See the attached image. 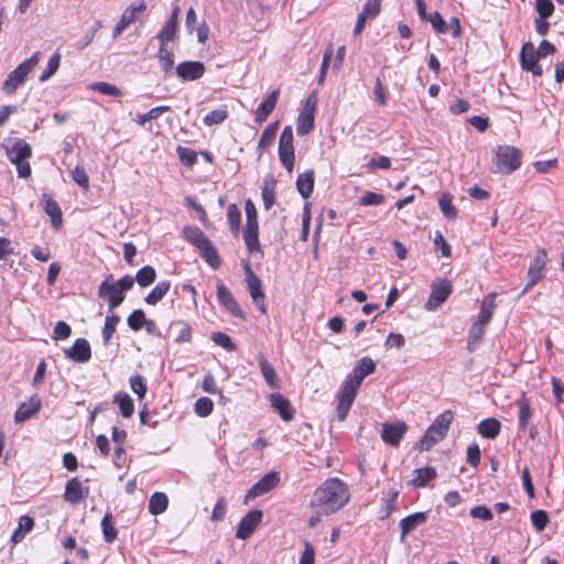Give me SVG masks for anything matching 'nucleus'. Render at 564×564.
<instances>
[{
  "label": "nucleus",
  "instance_id": "1",
  "mask_svg": "<svg viewBox=\"0 0 564 564\" xmlns=\"http://www.w3.org/2000/svg\"><path fill=\"white\" fill-rule=\"evenodd\" d=\"M375 370L376 365L373 360L369 357H362L354 368L352 373L347 377L337 395L336 411L339 421L346 420L362 380L365 377L373 373Z\"/></svg>",
  "mask_w": 564,
  "mask_h": 564
},
{
  "label": "nucleus",
  "instance_id": "2",
  "mask_svg": "<svg viewBox=\"0 0 564 564\" xmlns=\"http://www.w3.org/2000/svg\"><path fill=\"white\" fill-rule=\"evenodd\" d=\"M348 500L349 492L346 484L338 478H329L314 491L311 505L328 514L339 510Z\"/></svg>",
  "mask_w": 564,
  "mask_h": 564
},
{
  "label": "nucleus",
  "instance_id": "3",
  "mask_svg": "<svg viewBox=\"0 0 564 564\" xmlns=\"http://www.w3.org/2000/svg\"><path fill=\"white\" fill-rule=\"evenodd\" d=\"M41 59V52H35L30 58L23 61L15 69L9 73L2 84V91L7 95L15 93L17 88L24 83L28 75L35 68Z\"/></svg>",
  "mask_w": 564,
  "mask_h": 564
},
{
  "label": "nucleus",
  "instance_id": "4",
  "mask_svg": "<svg viewBox=\"0 0 564 564\" xmlns=\"http://www.w3.org/2000/svg\"><path fill=\"white\" fill-rule=\"evenodd\" d=\"M521 151L511 145H499L495 154L496 173L510 174L521 165Z\"/></svg>",
  "mask_w": 564,
  "mask_h": 564
},
{
  "label": "nucleus",
  "instance_id": "5",
  "mask_svg": "<svg viewBox=\"0 0 564 564\" xmlns=\"http://www.w3.org/2000/svg\"><path fill=\"white\" fill-rule=\"evenodd\" d=\"M279 158L282 165L289 173L293 171L294 166V147H293V130L291 126H286L280 135L279 140Z\"/></svg>",
  "mask_w": 564,
  "mask_h": 564
},
{
  "label": "nucleus",
  "instance_id": "6",
  "mask_svg": "<svg viewBox=\"0 0 564 564\" xmlns=\"http://www.w3.org/2000/svg\"><path fill=\"white\" fill-rule=\"evenodd\" d=\"M453 286L447 279H438L431 284V294L424 307L427 311H435L451 295Z\"/></svg>",
  "mask_w": 564,
  "mask_h": 564
},
{
  "label": "nucleus",
  "instance_id": "7",
  "mask_svg": "<svg viewBox=\"0 0 564 564\" xmlns=\"http://www.w3.org/2000/svg\"><path fill=\"white\" fill-rule=\"evenodd\" d=\"M540 56L535 52V47L531 42H525L520 52L521 67L525 72L532 73L534 76L543 75L542 66L538 63Z\"/></svg>",
  "mask_w": 564,
  "mask_h": 564
},
{
  "label": "nucleus",
  "instance_id": "8",
  "mask_svg": "<svg viewBox=\"0 0 564 564\" xmlns=\"http://www.w3.org/2000/svg\"><path fill=\"white\" fill-rule=\"evenodd\" d=\"M112 275H109L98 289V296L108 301L109 311L113 312L124 301V294L117 285L110 283Z\"/></svg>",
  "mask_w": 564,
  "mask_h": 564
},
{
  "label": "nucleus",
  "instance_id": "9",
  "mask_svg": "<svg viewBox=\"0 0 564 564\" xmlns=\"http://www.w3.org/2000/svg\"><path fill=\"white\" fill-rule=\"evenodd\" d=\"M408 431V425L403 421H399L395 423H383L381 430V438L382 441L392 447H397L400 444V441Z\"/></svg>",
  "mask_w": 564,
  "mask_h": 564
},
{
  "label": "nucleus",
  "instance_id": "10",
  "mask_svg": "<svg viewBox=\"0 0 564 564\" xmlns=\"http://www.w3.org/2000/svg\"><path fill=\"white\" fill-rule=\"evenodd\" d=\"M262 511L259 509H253L249 511L239 522L238 529L236 532V538L246 540L248 539L256 528L260 524L262 519Z\"/></svg>",
  "mask_w": 564,
  "mask_h": 564
},
{
  "label": "nucleus",
  "instance_id": "11",
  "mask_svg": "<svg viewBox=\"0 0 564 564\" xmlns=\"http://www.w3.org/2000/svg\"><path fill=\"white\" fill-rule=\"evenodd\" d=\"M147 9L144 1L129 6L121 14L120 20L117 22L112 30V39H117L137 18V14Z\"/></svg>",
  "mask_w": 564,
  "mask_h": 564
},
{
  "label": "nucleus",
  "instance_id": "12",
  "mask_svg": "<svg viewBox=\"0 0 564 564\" xmlns=\"http://www.w3.org/2000/svg\"><path fill=\"white\" fill-rule=\"evenodd\" d=\"M280 481L276 471H271L261 477L247 492L246 499H253L271 491Z\"/></svg>",
  "mask_w": 564,
  "mask_h": 564
},
{
  "label": "nucleus",
  "instance_id": "13",
  "mask_svg": "<svg viewBox=\"0 0 564 564\" xmlns=\"http://www.w3.org/2000/svg\"><path fill=\"white\" fill-rule=\"evenodd\" d=\"M67 359L78 364L87 362L91 358V349L87 339L78 338L72 347L64 349Z\"/></svg>",
  "mask_w": 564,
  "mask_h": 564
},
{
  "label": "nucleus",
  "instance_id": "14",
  "mask_svg": "<svg viewBox=\"0 0 564 564\" xmlns=\"http://www.w3.org/2000/svg\"><path fill=\"white\" fill-rule=\"evenodd\" d=\"M88 495L89 487L83 486L82 481L77 477H74L67 481L63 498L72 505H77L86 499Z\"/></svg>",
  "mask_w": 564,
  "mask_h": 564
},
{
  "label": "nucleus",
  "instance_id": "15",
  "mask_svg": "<svg viewBox=\"0 0 564 564\" xmlns=\"http://www.w3.org/2000/svg\"><path fill=\"white\" fill-rule=\"evenodd\" d=\"M547 261V256L545 250H539L531 262L529 270H528V276L529 282L527 283L523 293L527 292L529 289H531L539 280L542 279L543 274L542 271L544 270Z\"/></svg>",
  "mask_w": 564,
  "mask_h": 564
},
{
  "label": "nucleus",
  "instance_id": "16",
  "mask_svg": "<svg viewBox=\"0 0 564 564\" xmlns=\"http://www.w3.org/2000/svg\"><path fill=\"white\" fill-rule=\"evenodd\" d=\"M41 405V398L37 394L32 395L28 402L20 404L14 414V422L20 424L30 420L40 411Z\"/></svg>",
  "mask_w": 564,
  "mask_h": 564
},
{
  "label": "nucleus",
  "instance_id": "17",
  "mask_svg": "<svg viewBox=\"0 0 564 564\" xmlns=\"http://www.w3.org/2000/svg\"><path fill=\"white\" fill-rule=\"evenodd\" d=\"M205 73V66L202 62L191 61L182 62L176 66V74L183 80L199 79Z\"/></svg>",
  "mask_w": 564,
  "mask_h": 564
},
{
  "label": "nucleus",
  "instance_id": "18",
  "mask_svg": "<svg viewBox=\"0 0 564 564\" xmlns=\"http://www.w3.org/2000/svg\"><path fill=\"white\" fill-rule=\"evenodd\" d=\"M217 299L231 313L232 316L245 318V314L232 296L230 290L223 283L217 284Z\"/></svg>",
  "mask_w": 564,
  "mask_h": 564
},
{
  "label": "nucleus",
  "instance_id": "19",
  "mask_svg": "<svg viewBox=\"0 0 564 564\" xmlns=\"http://www.w3.org/2000/svg\"><path fill=\"white\" fill-rule=\"evenodd\" d=\"M8 156L13 164L26 161L32 155L31 147L22 139L14 141L7 150Z\"/></svg>",
  "mask_w": 564,
  "mask_h": 564
},
{
  "label": "nucleus",
  "instance_id": "20",
  "mask_svg": "<svg viewBox=\"0 0 564 564\" xmlns=\"http://www.w3.org/2000/svg\"><path fill=\"white\" fill-rule=\"evenodd\" d=\"M270 402L271 406L279 412L285 422H289L294 417V410L290 401L281 393L270 394Z\"/></svg>",
  "mask_w": 564,
  "mask_h": 564
},
{
  "label": "nucleus",
  "instance_id": "21",
  "mask_svg": "<svg viewBox=\"0 0 564 564\" xmlns=\"http://www.w3.org/2000/svg\"><path fill=\"white\" fill-rule=\"evenodd\" d=\"M42 206L44 212L51 217V221L54 228H59L63 223L62 210L58 204L48 195L43 194Z\"/></svg>",
  "mask_w": 564,
  "mask_h": 564
},
{
  "label": "nucleus",
  "instance_id": "22",
  "mask_svg": "<svg viewBox=\"0 0 564 564\" xmlns=\"http://www.w3.org/2000/svg\"><path fill=\"white\" fill-rule=\"evenodd\" d=\"M280 95L279 89H274L271 94L259 105L256 112V122L261 123L265 121L269 115L273 111L276 106V101Z\"/></svg>",
  "mask_w": 564,
  "mask_h": 564
},
{
  "label": "nucleus",
  "instance_id": "23",
  "mask_svg": "<svg viewBox=\"0 0 564 564\" xmlns=\"http://www.w3.org/2000/svg\"><path fill=\"white\" fill-rule=\"evenodd\" d=\"M446 433L442 431L440 427H436L435 425L431 424L430 427L426 430L425 434L422 436V438L419 442V447L421 451H429L432 448L435 444L441 442L445 437Z\"/></svg>",
  "mask_w": 564,
  "mask_h": 564
},
{
  "label": "nucleus",
  "instance_id": "24",
  "mask_svg": "<svg viewBox=\"0 0 564 564\" xmlns=\"http://www.w3.org/2000/svg\"><path fill=\"white\" fill-rule=\"evenodd\" d=\"M314 128V113L313 107H310V101L305 102L303 110L297 118V133L305 135L310 133Z\"/></svg>",
  "mask_w": 564,
  "mask_h": 564
},
{
  "label": "nucleus",
  "instance_id": "25",
  "mask_svg": "<svg viewBox=\"0 0 564 564\" xmlns=\"http://www.w3.org/2000/svg\"><path fill=\"white\" fill-rule=\"evenodd\" d=\"M426 512H415L403 518L400 521L401 539L403 540L406 534L413 531L416 527L426 522Z\"/></svg>",
  "mask_w": 564,
  "mask_h": 564
},
{
  "label": "nucleus",
  "instance_id": "26",
  "mask_svg": "<svg viewBox=\"0 0 564 564\" xmlns=\"http://www.w3.org/2000/svg\"><path fill=\"white\" fill-rule=\"evenodd\" d=\"M245 270H246V282H247V286H248L251 299L257 300L260 297H264L261 280L253 273L249 263L246 264Z\"/></svg>",
  "mask_w": 564,
  "mask_h": 564
},
{
  "label": "nucleus",
  "instance_id": "27",
  "mask_svg": "<svg viewBox=\"0 0 564 564\" xmlns=\"http://www.w3.org/2000/svg\"><path fill=\"white\" fill-rule=\"evenodd\" d=\"M183 236L184 238L193 243L197 249H202L204 246H206L210 240L208 237L203 232L202 229L194 226H185L183 228Z\"/></svg>",
  "mask_w": 564,
  "mask_h": 564
},
{
  "label": "nucleus",
  "instance_id": "28",
  "mask_svg": "<svg viewBox=\"0 0 564 564\" xmlns=\"http://www.w3.org/2000/svg\"><path fill=\"white\" fill-rule=\"evenodd\" d=\"M296 188L303 198H308L314 189V171L301 173L296 180Z\"/></svg>",
  "mask_w": 564,
  "mask_h": 564
},
{
  "label": "nucleus",
  "instance_id": "29",
  "mask_svg": "<svg viewBox=\"0 0 564 564\" xmlns=\"http://www.w3.org/2000/svg\"><path fill=\"white\" fill-rule=\"evenodd\" d=\"M259 367L268 386L272 389H278L279 380L276 377L275 369L262 355L259 356Z\"/></svg>",
  "mask_w": 564,
  "mask_h": 564
},
{
  "label": "nucleus",
  "instance_id": "30",
  "mask_svg": "<svg viewBox=\"0 0 564 564\" xmlns=\"http://www.w3.org/2000/svg\"><path fill=\"white\" fill-rule=\"evenodd\" d=\"M519 408V430L525 431L530 419L532 417V409L525 393L522 392L520 399L517 401Z\"/></svg>",
  "mask_w": 564,
  "mask_h": 564
},
{
  "label": "nucleus",
  "instance_id": "31",
  "mask_svg": "<svg viewBox=\"0 0 564 564\" xmlns=\"http://www.w3.org/2000/svg\"><path fill=\"white\" fill-rule=\"evenodd\" d=\"M259 225H246L243 229V240L250 253L260 250L259 243Z\"/></svg>",
  "mask_w": 564,
  "mask_h": 564
},
{
  "label": "nucleus",
  "instance_id": "32",
  "mask_svg": "<svg viewBox=\"0 0 564 564\" xmlns=\"http://www.w3.org/2000/svg\"><path fill=\"white\" fill-rule=\"evenodd\" d=\"M496 293L486 295L481 302L480 312L477 321L489 324L496 308Z\"/></svg>",
  "mask_w": 564,
  "mask_h": 564
},
{
  "label": "nucleus",
  "instance_id": "33",
  "mask_svg": "<svg viewBox=\"0 0 564 564\" xmlns=\"http://www.w3.org/2000/svg\"><path fill=\"white\" fill-rule=\"evenodd\" d=\"M501 424L497 419L482 420L478 424V433L486 438H495L500 433Z\"/></svg>",
  "mask_w": 564,
  "mask_h": 564
},
{
  "label": "nucleus",
  "instance_id": "34",
  "mask_svg": "<svg viewBox=\"0 0 564 564\" xmlns=\"http://www.w3.org/2000/svg\"><path fill=\"white\" fill-rule=\"evenodd\" d=\"M171 282L170 281H161L159 282L152 291L144 297V301L149 305L158 304L170 291Z\"/></svg>",
  "mask_w": 564,
  "mask_h": 564
},
{
  "label": "nucleus",
  "instance_id": "35",
  "mask_svg": "<svg viewBox=\"0 0 564 564\" xmlns=\"http://www.w3.org/2000/svg\"><path fill=\"white\" fill-rule=\"evenodd\" d=\"M169 506V498L164 492H154L149 500V512L153 516L163 513Z\"/></svg>",
  "mask_w": 564,
  "mask_h": 564
},
{
  "label": "nucleus",
  "instance_id": "36",
  "mask_svg": "<svg viewBox=\"0 0 564 564\" xmlns=\"http://www.w3.org/2000/svg\"><path fill=\"white\" fill-rule=\"evenodd\" d=\"M261 195L264 208L267 210L271 209L275 202V181L273 177L268 176L264 178Z\"/></svg>",
  "mask_w": 564,
  "mask_h": 564
},
{
  "label": "nucleus",
  "instance_id": "37",
  "mask_svg": "<svg viewBox=\"0 0 564 564\" xmlns=\"http://www.w3.org/2000/svg\"><path fill=\"white\" fill-rule=\"evenodd\" d=\"M115 403L120 408L123 417H130L134 412V404L132 399L126 392H119L115 395Z\"/></svg>",
  "mask_w": 564,
  "mask_h": 564
},
{
  "label": "nucleus",
  "instance_id": "38",
  "mask_svg": "<svg viewBox=\"0 0 564 564\" xmlns=\"http://www.w3.org/2000/svg\"><path fill=\"white\" fill-rule=\"evenodd\" d=\"M416 476L411 480L414 487H424L430 480L436 477V470L433 467L415 469Z\"/></svg>",
  "mask_w": 564,
  "mask_h": 564
},
{
  "label": "nucleus",
  "instance_id": "39",
  "mask_svg": "<svg viewBox=\"0 0 564 564\" xmlns=\"http://www.w3.org/2000/svg\"><path fill=\"white\" fill-rule=\"evenodd\" d=\"M279 129V122L270 123L262 132L260 140L258 142V149L265 150L268 149L274 141L276 132Z\"/></svg>",
  "mask_w": 564,
  "mask_h": 564
},
{
  "label": "nucleus",
  "instance_id": "40",
  "mask_svg": "<svg viewBox=\"0 0 564 564\" xmlns=\"http://www.w3.org/2000/svg\"><path fill=\"white\" fill-rule=\"evenodd\" d=\"M199 251L202 252V257L213 269H218L220 267V264H221L220 257L218 254L217 249L212 243V241H209L206 246H204L202 249H199Z\"/></svg>",
  "mask_w": 564,
  "mask_h": 564
},
{
  "label": "nucleus",
  "instance_id": "41",
  "mask_svg": "<svg viewBox=\"0 0 564 564\" xmlns=\"http://www.w3.org/2000/svg\"><path fill=\"white\" fill-rule=\"evenodd\" d=\"M155 276L156 273L154 268L151 265H145L137 272L134 280L140 286L145 288L155 281Z\"/></svg>",
  "mask_w": 564,
  "mask_h": 564
},
{
  "label": "nucleus",
  "instance_id": "42",
  "mask_svg": "<svg viewBox=\"0 0 564 564\" xmlns=\"http://www.w3.org/2000/svg\"><path fill=\"white\" fill-rule=\"evenodd\" d=\"M61 64V54L55 52L48 59L47 65L43 73L40 75L39 80L41 83L50 79L59 68Z\"/></svg>",
  "mask_w": 564,
  "mask_h": 564
},
{
  "label": "nucleus",
  "instance_id": "43",
  "mask_svg": "<svg viewBox=\"0 0 564 564\" xmlns=\"http://www.w3.org/2000/svg\"><path fill=\"white\" fill-rule=\"evenodd\" d=\"M487 325L480 321H476L473 324L469 330L468 350L473 351L475 349L474 345L481 340Z\"/></svg>",
  "mask_w": 564,
  "mask_h": 564
},
{
  "label": "nucleus",
  "instance_id": "44",
  "mask_svg": "<svg viewBox=\"0 0 564 564\" xmlns=\"http://www.w3.org/2000/svg\"><path fill=\"white\" fill-rule=\"evenodd\" d=\"M111 520H112V514L110 512H107L101 520L104 539L108 543H112L116 540L117 534H118V531L112 525Z\"/></svg>",
  "mask_w": 564,
  "mask_h": 564
},
{
  "label": "nucleus",
  "instance_id": "45",
  "mask_svg": "<svg viewBox=\"0 0 564 564\" xmlns=\"http://www.w3.org/2000/svg\"><path fill=\"white\" fill-rule=\"evenodd\" d=\"M119 322L120 317L116 314H111L106 317L105 325L102 327V338L105 345H108V343L110 341Z\"/></svg>",
  "mask_w": 564,
  "mask_h": 564
},
{
  "label": "nucleus",
  "instance_id": "46",
  "mask_svg": "<svg viewBox=\"0 0 564 564\" xmlns=\"http://www.w3.org/2000/svg\"><path fill=\"white\" fill-rule=\"evenodd\" d=\"M440 208L443 215L448 219H455L457 217V209L452 204V196L447 193L443 194L438 199Z\"/></svg>",
  "mask_w": 564,
  "mask_h": 564
},
{
  "label": "nucleus",
  "instance_id": "47",
  "mask_svg": "<svg viewBox=\"0 0 564 564\" xmlns=\"http://www.w3.org/2000/svg\"><path fill=\"white\" fill-rule=\"evenodd\" d=\"M170 109V106H160L152 108L144 115H138L135 122L140 126H144L145 122L158 119L162 113L169 111Z\"/></svg>",
  "mask_w": 564,
  "mask_h": 564
},
{
  "label": "nucleus",
  "instance_id": "48",
  "mask_svg": "<svg viewBox=\"0 0 564 564\" xmlns=\"http://www.w3.org/2000/svg\"><path fill=\"white\" fill-rule=\"evenodd\" d=\"M230 229L237 235L239 232L241 213L236 204H230L227 212Z\"/></svg>",
  "mask_w": 564,
  "mask_h": 564
},
{
  "label": "nucleus",
  "instance_id": "49",
  "mask_svg": "<svg viewBox=\"0 0 564 564\" xmlns=\"http://www.w3.org/2000/svg\"><path fill=\"white\" fill-rule=\"evenodd\" d=\"M398 496V490H390L382 499V508L384 513L382 514L381 519L390 517V514L395 510V501Z\"/></svg>",
  "mask_w": 564,
  "mask_h": 564
},
{
  "label": "nucleus",
  "instance_id": "50",
  "mask_svg": "<svg viewBox=\"0 0 564 564\" xmlns=\"http://www.w3.org/2000/svg\"><path fill=\"white\" fill-rule=\"evenodd\" d=\"M147 322L145 314L142 310H134L127 318L128 326L134 330H140Z\"/></svg>",
  "mask_w": 564,
  "mask_h": 564
},
{
  "label": "nucleus",
  "instance_id": "51",
  "mask_svg": "<svg viewBox=\"0 0 564 564\" xmlns=\"http://www.w3.org/2000/svg\"><path fill=\"white\" fill-rule=\"evenodd\" d=\"M195 413L200 417L208 416L214 410V403L209 398H199L194 405Z\"/></svg>",
  "mask_w": 564,
  "mask_h": 564
},
{
  "label": "nucleus",
  "instance_id": "52",
  "mask_svg": "<svg viewBox=\"0 0 564 564\" xmlns=\"http://www.w3.org/2000/svg\"><path fill=\"white\" fill-rule=\"evenodd\" d=\"M228 117V112L226 110V108H219V109H215L210 112H208L203 121L206 126H214V124H219L221 123L223 121H225Z\"/></svg>",
  "mask_w": 564,
  "mask_h": 564
},
{
  "label": "nucleus",
  "instance_id": "53",
  "mask_svg": "<svg viewBox=\"0 0 564 564\" xmlns=\"http://www.w3.org/2000/svg\"><path fill=\"white\" fill-rule=\"evenodd\" d=\"M212 339L213 341L218 345V346H221L223 348H225L227 351H235L237 349V346L236 344L231 340V338L225 334V333H221V332H216V333H213L212 335Z\"/></svg>",
  "mask_w": 564,
  "mask_h": 564
},
{
  "label": "nucleus",
  "instance_id": "54",
  "mask_svg": "<svg viewBox=\"0 0 564 564\" xmlns=\"http://www.w3.org/2000/svg\"><path fill=\"white\" fill-rule=\"evenodd\" d=\"M131 390L142 400L147 393V383L141 375L132 376L129 380Z\"/></svg>",
  "mask_w": 564,
  "mask_h": 564
},
{
  "label": "nucleus",
  "instance_id": "55",
  "mask_svg": "<svg viewBox=\"0 0 564 564\" xmlns=\"http://www.w3.org/2000/svg\"><path fill=\"white\" fill-rule=\"evenodd\" d=\"M90 89L98 91L102 95H107V96H120L121 95V90L119 88H117L116 86L108 84L106 82L93 83L90 85Z\"/></svg>",
  "mask_w": 564,
  "mask_h": 564
},
{
  "label": "nucleus",
  "instance_id": "56",
  "mask_svg": "<svg viewBox=\"0 0 564 564\" xmlns=\"http://www.w3.org/2000/svg\"><path fill=\"white\" fill-rule=\"evenodd\" d=\"M175 328H178V334L176 336V341L177 343H188L191 341L192 339V328L191 326L183 322V321H178L176 323H174L173 325Z\"/></svg>",
  "mask_w": 564,
  "mask_h": 564
},
{
  "label": "nucleus",
  "instance_id": "57",
  "mask_svg": "<svg viewBox=\"0 0 564 564\" xmlns=\"http://www.w3.org/2000/svg\"><path fill=\"white\" fill-rule=\"evenodd\" d=\"M531 521L536 531L541 532L549 522V516L544 510H535L531 513Z\"/></svg>",
  "mask_w": 564,
  "mask_h": 564
},
{
  "label": "nucleus",
  "instance_id": "58",
  "mask_svg": "<svg viewBox=\"0 0 564 564\" xmlns=\"http://www.w3.org/2000/svg\"><path fill=\"white\" fill-rule=\"evenodd\" d=\"M177 26L173 25L172 23H165L163 29L158 34V40L160 41V45L164 46L166 42L173 41L175 34H176Z\"/></svg>",
  "mask_w": 564,
  "mask_h": 564
},
{
  "label": "nucleus",
  "instance_id": "59",
  "mask_svg": "<svg viewBox=\"0 0 564 564\" xmlns=\"http://www.w3.org/2000/svg\"><path fill=\"white\" fill-rule=\"evenodd\" d=\"M384 200V196L382 194L367 192L359 200L361 206H378L381 205Z\"/></svg>",
  "mask_w": 564,
  "mask_h": 564
},
{
  "label": "nucleus",
  "instance_id": "60",
  "mask_svg": "<svg viewBox=\"0 0 564 564\" xmlns=\"http://www.w3.org/2000/svg\"><path fill=\"white\" fill-rule=\"evenodd\" d=\"M535 9L539 17L547 19L554 12V4L551 0H536Z\"/></svg>",
  "mask_w": 564,
  "mask_h": 564
},
{
  "label": "nucleus",
  "instance_id": "61",
  "mask_svg": "<svg viewBox=\"0 0 564 564\" xmlns=\"http://www.w3.org/2000/svg\"><path fill=\"white\" fill-rule=\"evenodd\" d=\"M426 21H430L433 29L437 32V33H446L447 30H448V26L446 24V22L444 21V19L442 18V15L435 11L434 13L430 14L429 19Z\"/></svg>",
  "mask_w": 564,
  "mask_h": 564
},
{
  "label": "nucleus",
  "instance_id": "62",
  "mask_svg": "<svg viewBox=\"0 0 564 564\" xmlns=\"http://www.w3.org/2000/svg\"><path fill=\"white\" fill-rule=\"evenodd\" d=\"M453 417L454 415L452 411H444L436 417V420L432 424L447 433L449 425L453 421Z\"/></svg>",
  "mask_w": 564,
  "mask_h": 564
},
{
  "label": "nucleus",
  "instance_id": "63",
  "mask_svg": "<svg viewBox=\"0 0 564 564\" xmlns=\"http://www.w3.org/2000/svg\"><path fill=\"white\" fill-rule=\"evenodd\" d=\"M161 68L163 72L169 73L174 64L173 54L164 48V46H160L159 52Z\"/></svg>",
  "mask_w": 564,
  "mask_h": 564
},
{
  "label": "nucleus",
  "instance_id": "64",
  "mask_svg": "<svg viewBox=\"0 0 564 564\" xmlns=\"http://www.w3.org/2000/svg\"><path fill=\"white\" fill-rule=\"evenodd\" d=\"M177 153H178L181 162L186 166H192L196 162L195 151H193L188 148H183L180 145V147H177Z\"/></svg>",
  "mask_w": 564,
  "mask_h": 564
}]
</instances>
